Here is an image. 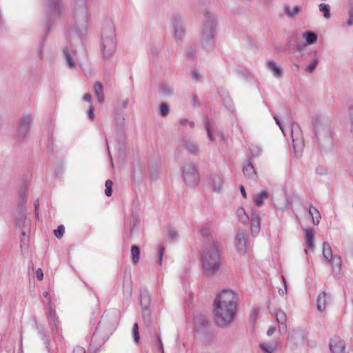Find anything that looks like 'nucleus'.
<instances>
[{"instance_id":"17","label":"nucleus","mask_w":353,"mask_h":353,"mask_svg":"<svg viewBox=\"0 0 353 353\" xmlns=\"http://www.w3.org/2000/svg\"><path fill=\"white\" fill-rule=\"evenodd\" d=\"M261 219L259 216L253 212L251 214L250 230L252 235H257L260 232Z\"/></svg>"},{"instance_id":"32","label":"nucleus","mask_w":353,"mask_h":353,"mask_svg":"<svg viewBox=\"0 0 353 353\" xmlns=\"http://www.w3.org/2000/svg\"><path fill=\"white\" fill-rule=\"evenodd\" d=\"M140 302H141V306L143 307H144L143 312H146L147 307L150 303V297L147 292H144V293L141 294V298H140Z\"/></svg>"},{"instance_id":"58","label":"nucleus","mask_w":353,"mask_h":353,"mask_svg":"<svg viewBox=\"0 0 353 353\" xmlns=\"http://www.w3.org/2000/svg\"><path fill=\"white\" fill-rule=\"evenodd\" d=\"M193 106L196 108L199 106V101L196 96H193L192 97Z\"/></svg>"},{"instance_id":"63","label":"nucleus","mask_w":353,"mask_h":353,"mask_svg":"<svg viewBox=\"0 0 353 353\" xmlns=\"http://www.w3.org/2000/svg\"><path fill=\"white\" fill-rule=\"evenodd\" d=\"M157 341L159 343V347H160V349H161V352H163V343H162V341H161V339H160L159 336H157Z\"/></svg>"},{"instance_id":"24","label":"nucleus","mask_w":353,"mask_h":353,"mask_svg":"<svg viewBox=\"0 0 353 353\" xmlns=\"http://www.w3.org/2000/svg\"><path fill=\"white\" fill-rule=\"evenodd\" d=\"M283 10L288 17L294 18L301 10V7L300 6H295L291 9L289 6L285 5L284 6Z\"/></svg>"},{"instance_id":"5","label":"nucleus","mask_w":353,"mask_h":353,"mask_svg":"<svg viewBox=\"0 0 353 353\" xmlns=\"http://www.w3.org/2000/svg\"><path fill=\"white\" fill-rule=\"evenodd\" d=\"M203 265H219L221 256L219 244L212 241L203 250L201 255Z\"/></svg>"},{"instance_id":"26","label":"nucleus","mask_w":353,"mask_h":353,"mask_svg":"<svg viewBox=\"0 0 353 353\" xmlns=\"http://www.w3.org/2000/svg\"><path fill=\"white\" fill-rule=\"evenodd\" d=\"M236 214L239 221L243 224H247L249 221V216L243 208H239L236 210Z\"/></svg>"},{"instance_id":"47","label":"nucleus","mask_w":353,"mask_h":353,"mask_svg":"<svg viewBox=\"0 0 353 353\" xmlns=\"http://www.w3.org/2000/svg\"><path fill=\"white\" fill-rule=\"evenodd\" d=\"M25 219H26L25 214L24 213H20L19 217L17 218V225L19 226H20L21 223L23 222L24 223H26L27 226H28L29 225V222L26 223Z\"/></svg>"},{"instance_id":"21","label":"nucleus","mask_w":353,"mask_h":353,"mask_svg":"<svg viewBox=\"0 0 353 353\" xmlns=\"http://www.w3.org/2000/svg\"><path fill=\"white\" fill-rule=\"evenodd\" d=\"M93 90L99 103H103L105 101V97L103 94V87L101 83L96 81L93 85Z\"/></svg>"},{"instance_id":"54","label":"nucleus","mask_w":353,"mask_h":353,"mask_svg":"<svg viewBox=\"0 0 353 353\" xmlns=\"http://www.w3.org/2000/svg\"><path fill=\"white\" fill-rule=\"evenodd\" d=\"M83 99L84 101L90 103V105H92V97H91L90 94H89V93L85 94L83 97Z\"/></svg>"},{"instance_id":"19","label":"nucleus","mask_w":353,"mask_h":353,"mask_svg":"<svg viewBox=\"0 0 353 353\" xmlns=\"http://www.w3.org/2000/svg\"><path fill=\"white\" fill-rule=\"evenodd\" d=\"M305 241L306 243L307 248L309 250H313L314 248V231L312 228L304 230Z\"/></svg>"},{"instance_id":"41","label":"nucleus","mask_w":353,"mask_h":353,"mask_svg":"<svg viewBox=\"0 0 353 353\" xmlns=\"http://www.w3.org/2000/svg\"><path fill=\"white\" fill-rule=\"evenodd\" d=\"M318 63L319 60L317 59H314L307 67L306 71L310 73L312 72L315 70Z\"/></svg>"},{"instance_id":"52","label":"nucleus","mask_w":353,"mask_h":353,"mask_svg":"<svg viewBox=\"0 0 353 353\" xmlns=\"http://www.w3.org/2000/svg\"><path fill=\"white\" fill-rule=\"evenodd\" d=\"M88 115L90 119L93 120L94 118V107L92 105H90L88 111Z\"/></svg>"},{"instance_id":"4","label":"nucleus","mask_w":353,"mask_h":353,"mask_svg":"<svg viewBox=\"0 0 353 353\" xmlns=\"http://www.w3.org/2000/svg\"><path fill=\"white\" fill-rule=\"evenodd\" d=\"M215 19L212 15L206 12L203 25L202 45L207 50H211L214 47V31Z\"/></svg>"},{"instance_id":"1","label":"nucleus","mask_w":353,"mask_h":353,"mask_svg":"<svg viewBox=\"0 0 353 353\" xmlns=\"http://www.w3.org/2000/svg\"><path fill=\"white\" fill-rule=\"evenodd\" d=\"M238 294L231 290H223L213 302V320L216 325L224 328L234 320L238 307Z\"/></svg>"},{"instance_id":"49","label":"nucleus","mask_w":353,"mask_h":353,"mask_svg":"<svg viewBox=\"0 0 353 353\" xmlns=\"http://www.w3.org/2000/svg\"><path fill=\"white\" fill-rule=\"evenodd\" d=\"M348 26H353V8H351L349 10V19L347 21Z\"/></svg>"},{"instance_id":"12","label":"nucleus","mask_w":353,"mask_h":353,"mask_svg":"<svg viewBox=\"0 0 353 353\" xmlns=\"http://www.w3.org/2000/svg\"><path fill=\"white\" fill-rule=\"evenodd\" d=\"M172 26L175 39L181 40L185 35V28L182 17L175 15L172 18Z\"/></svg>"},{"instance_id":"44","label":"nucleus","mask_w":353,"mask_h":353,"mask_svg":"<svg viewBox=\"0 0 353 353\" xmlns=\"http://www.w3.org/2000/svg\"><path fill=\"white\" fill-rule=\"evenodd\" d=\"M22 234V239L21 240V247H25L26 248L28 246V236H26V232L25 231H22L21 232Z\"/></svg>"},{"instance_id":"28","label":"nucleus","mask_w":353,"mask_h":353,"mask_svg":"<svg viewBox=\"0 0 353 353\" xmlns=\"http://www.w3.org/2000/svg\"><path fill=\"white\" fill-rule=\"evenodd\" d=\"M140 249L138 246L133 245L131 247V258L133 263H137L139 261Z\"/></svg>"},{"instance_id":"37","label":"nucleus","mask_w":353,"mask_h":353,"mask_svg":"<svg viewBox=\"0 0 353 353\" xmlns=\"http://www.w3.org/2000/svg\"><path fill=\"white\" fill-rule=\"evenodd\" d=\"M64 232H65V228L63 225H59L57 229L54 230V236L59 239L62 238Z\"/></svg>"},{"instance_id":"53","label":"nucleus","mask_w":353,"mask_h":353,"mask_svg":"<svg viewBox=\"0 0 353 353\" xmlns=\"http://www.w3.org/2000/svg\"><path fill=\"white\" fill-rule=\"evenodd\" d=\"M36 276L37 279L39 281L42 280L43 278V273L41 268H38L36 271Z\"/></svg>"},{"instance_id":"40","label":"nucleus","mask_w":353,"mask_h":353,"mask_svg":"<svg viewBox=\"0 0 353 353\" xmlns=\"http://www.w3.org/2000/svg\"><path fill=\"white\" fill-rule=\"evenodd\" d=\"M105 194L106 196H110L112 195V181L111 180H107L105 181Z\"/></svg>"},{"instance_id":"64","label":"nucleus","mask_w":353,"mask_h":353,"mask_svg":"<svg viewBox=\"0 0 353 353\" xmlns=\"http://www.w3.org/2000/svg\"><path fill=\"white\" fill-rule=\"evenodd\" d=\"M49 314L52 320L55 323V315L54 311H52V309L50 310Z\"/></svg>"},{"instance_id":"10","label":"nucleus","mask_w":353,"mask_h":353,"mask_svg":"<svg viewBox=\"0 0 353 353\" xmlns=\"http://www.w3.org/2000/svg\"><path fill=\"white\" fill-rule=\"evenodd\" d=\"M48 12L54 17L62 16L65 12L63 0H46Z\"/></svg>"},{"instance_id":"45","label":"nucleus","mask_w":353,"mask_h":353,"mask_svg":"<svg viewBox=\"0 0 353 353\" xmlns=\"http://www.w3.org/2000/svg\"><path fill=\"white\" fill-rule=\"evenodd\" d=\"M281 279H282V281H283V285H284V288L283 289H279L278 292L279 294V295L281 296H284L285 294H287V283H286V281H285V279L283 275L281 276Z\"/></svg>"},{"instance_id":"8","label":"nucleus","mask_w":353,"mask_h":353,"mask_svg":"<svg viewBox=\"0 0 353 353\" xmlns=\"http://www.w3.org/2000/svg\"><path fill=\"white\" fill-rule=\"evenodd\" d=\"M182 174L184 181L190 185L196 184L199 179V174L196 166L193 163H186L182 168Z\"/></svg>"},{"instance_id":"22","label":"nucleus","mask_w":353,"mask_h":353,"mask_svg":"<svg viewBox=\"0 0 353 353\" xmlns=\"http://www.w3.org/2000/svg\"><path fill=\"white\" fill-rule=\"evenodd\" d=\"M243 172L248 179H255L256 172L250 162H248L243 168Z\"/></svg>"},{"instance_id":"33","label":"nucleus","mask_w":353,"mask_h":353,"mask_svg":"<svg viewBox=\"0 0 353 353\" xmlns=\"http://www.w3.org/2000/svg\"><path fill=\"white\" fill-rule=\"evenodd\" d=\"M319 10L323 13L325 18L329 19L330 17V7L328 4L321 3L319 5Z\"/></svg>"},{"instance_id":"51","label":"nucleus","mask_w":353,"mask_h":353,"mask_svg":"<svg viewBox=\"0 0 353 353\" xmlns=\"http://www.w3.org/2000/svg\"><path fill=\"white\" fill-rule=\"evenodd\" d=\"M349 116L351 122V132L353 133V105L349 108Z\"/></svg>"},{"instance_id":"2","label":"nucleus","mask_w":353,"mask_h":353,"mask_svg":"<svg viewBox=\"0 0 353 353\" xmlns=\"http://www.w3.org/2000/svg\"><path fill=\"white\" fill-rule=\"evenodd\" d=\"M72 6L75 23L69 30L68 37L70 42L76 40L81 41L87 32L89 19L88 8L85 0H73Z\"/></svg>"},{"instance_id":"46","label":"nucleus","mask_w":353,"mask_h":353,"mask_svg":"<svg viewBox=\"0 0 353 353\" xmlns=\"http://www.w3.org/2000/svg\"><path fill=\"white\" fill-rule=\"evenodd\" d=\"M200 233L203 236H208L211 233V230L208 227H203L200 229Z\"/></svg>"},{"instance_id":"48","label":"nucleus","mask_w":353,"mask_h":353,"mask_svg":"<svg viewBox=\"0 0 353 353\" xmlns=\"http://www.w3.org/2000/svg\"><path fill=\"white\" fill-rule=\"evenodd\" d=\"M168 236L169 239L174 240L178 236V233L174 230L170 229L168 230Z\"/></svg>"},{"instance_id":"55","label":"nucleus","mask_w":353,"mask_h":353,"mask_svg":"<svg viewBox=\"0 0 353 353\" xmlns=\"http://www.w3.org/2000/svg\"><path fill=\"white\" fill-rule=\"evenodd\" d=\"M26 198L25 193L21 194V196H20V200H21L20 203H21V208L22 209L24 208V203L26 202Z\"/></svg>"},{"instance_id":"43","label":"nucleus","mask_w":353,"mask_h":353,"mask_svg":"<svg viewBox=\"0 0 353 353\" xmlns=\"http://www.w3.org/2000/svg\"><path fill=\"white\" fill-rule=\"evenodd\" d=\"M179 123L181 125H189V126L191 128H193L194 127V123L193 121H189L188 119H185V118H181L179 120Z\"/></svg>"},{"instance_id":"9","label":"nucleus","mask_w":353,"mask_h":353,"mask_svg":"<svg viewBox=\"0 0 353 353\" xmlns=\"http://www.w3.org/2000/svg\"><path fill=\"white\" fill-rule=\"evenodd\" d=\"M290 134L294 150L301 151L304 147V139L301 129L298 123H292L290 127Z\"/></svg>"},{"instance_id":"13","label":"nucleus","mask_w":353,"mask_h":353,"mask_svg":"<svg viewBox=\"0 0 353 353\" xmlns=\"http://www.w3.org/2000/svg\"><path fill=\"white\" fill-rule=\"evenodd\" d=\"M323 257L326 262L332 263L334 265H341V257L338 255H333L330 245L327 242H324L322 245Z\"/></svg>"},{"instance_id":"3","label":"nucleus","mask_w":353,"mask_h":353,"mask_svg":"<svg viewBox=\"0 0 353 353\" xmlns=\"http://www.w3.org/2000/svg\"><path fill=\"white\" fill-rule=\"evenodd\" d=\"M101 46L103 57L110 59L116 50L114 28L112 23L109 22L103 26L101 33Z\"/></svg>"},{"instance_id":"25","label":"nucleus","mask_w":353,"mask_h":353,"mask_svg":"<svg viewBox=\"0 0 353 353\" xmlns=\"http://www.w3.org/2000/svg\"><path fill=\"white\" fill-rule=\"evenodd\" d=\"M269 194L267 191L263 190L259 194H256L254 197V202L258 207H261L263 204L264 200L268 199Z\"/></svg>"},{"instance_id":"16","label":"nucleus","mask_w":353,"mask_h":353,"mask_svg":"<svg viewBox=\"0 0 353 353\" xmlns=\"http://www.w3.org/2000/svg\"><path fill=\"white\" fill-rule=\"evenodd\" d=\"M330 296L327 295L325 292H321L318 297L316 301V307L317 310L319 312H323L326 309V306L330 303Z\"/></svg>"},{"instance_id":"61","label":"nucleus","mask_w":353,"mask_h":353,"mask_svg":"<svg viewBox=\"0 0 353 353\" xmlns=\"http://www.w3.org/2000/svg\"><path fill=\"white\" fill-rule=\"evenodd\" d=\"M277 125L279 126L280 129L281 130V131L283 132V134H285V131H284V128H283V126L281 125L280 121H279V119H277V117H274Z\"/></svg>"},{"instance_id":"35","label":"nucleus","mask_w":353,"mask_h":353,"mask_svg":"<svg viewBox=\"0 0 353 353\" xmlns=\"http://www.w3.org/2000/svg\"><path fill=\"white\" fill-rule=\"evenodd\" d=\"M132 336L134 339V341L136 343H138L139 341V326L138 323H135L132 329Z\"/></svg>"},{"instance_id":"59","label":"nucleus","mask_w":353,"mask_h":353,"mask_svg":"<svg viewBox=\"0 0 353 353\" xmlns=\"http://www.w3.org/2000/svg\"><path fill=\"white\" fill-rule=\"evenodd\" d=\"M276 330V327L274 326H272V327H270L268 331H267V334L268 336H271Z\"/></svg>"},{"instance_id":"23","label":"nucleus","mask_w":353,"mask_h":353,"mask_svg":"<svg viewBox=\"0 0 353 353\" xmlns=\"http://www.w3.org/2000/svg\"><path fill=\"white\" fill-rule=\"evenodd\" d=\"M309 214L312 217L313 224L318 225L321 219V214L318 209L312 205H310L309 208Z\"/></svg>"},{"instance_id":"29","label":"nucleus","mask_w":353,"mask_h":353,"mask_svg":"<svg viewBox=\"0 0 353 353\" xmlns=\"http://www.w3.org/2000/svg\"><path fill=\"white\" fill-rule=\"evenodd\" d=\"M63 54L68 67L70 68H74L76 66L75 61L73 59L71 54L69 52L68 48L63 50Z\"/></svg>"},{"instance_id":"7","label":"nucleus","mask_w":353,"mask_h":353,"mask_svg":"<svg viewBox=\"0 0 353 353\" xmlns=\"http://www.w3.org/2000/svg\"><path fill=\"white\" fill-rule=\"evenodd\" d=\"M32 121L30 114L23 115L20 119L16 132V137L19 141H22L28 136Z\"/></svg>"},{"instance_id":"15","label":"nucleus","mask_w":353,"mask_h":353,"mask_svg":"<svg viewBox=\"0 0 353 353\" xmlns=\"http://www.w3.org/2000/svg\"><path fill=\"white\" fill-rule=\"evenodd\" d=\"M234 244L239 253L245 254L247 250L246 235L243 232L237 233L234 239Z\"/></svg>"},{"instance_id":"14","label":"nucleus","mask_w":353,"mask_h":353,"mask_svg":"<svg viewBox=\"0 0 353 353\" xmlns=\"http://www.w3.org/2000/svg\"><path fill=\"white\" fill-rule=\"evenodd\" d=\"M329 347L332 353H345V341L338 336L331 339Z\"/></svg>"},{"instance_id":"31","label":"nucleus","mask_w":353,"mask_h":353,"mask_svg":"<svg viewBox=\"0 0 353 353\" xmlns=\"http://www.w3.org/2000/svg\"><path fill=\"white\" fill-rule=\"evenodd\" d=\"M203 273L207 276H210L216 274L219 270V266H203Z\"/></svg>"},{"instance_id":"42","label":"nucleus","mask_w":353,"mask_h":353,"mask_svg":"<svg viewBox=\"0 0 353 353\" xmlns=\"http://www.w3.org/2000/svg\"><path fill=\"white\" fill-rule=\"evenodd\" d=\"M259 346L261 349L264 352V353H272V351L274 350V347H272L263 343L260 344Z\"/></svg>"},{"instance_id":"50","label":"nucleus","mask_w":353,"mask_h":353,"mask_svg":"<svg viewBox=\"0 0 353 353\" xmlns=\"http://www.w3.org/2000/svg\"><path fill=\"white\" fill-rule=\"evenodd\" d=\"M164 251H165L164 247L163 245H159V257L158 262L160 265L162 263V258H163V254L164 253Z\"/></svg>"},{"instance_id":"56","label":"nucleus","mask_w":353,"mask_h":353,"mask_svg":"<svg viewBox=\"0 0 353 353\" xmlns=\"http://www.w3.org/2000/svg\"><path fill=\"white\" fill-rule=\"evenodd\" d=\"M73 353H85V350L83 347L77 346L74 349Z\"/></svg>"},{"instance_id":"27","label":"nucleus","mask_w":353,"mask_h":353,"mask_svg":"<svg viewBox=\"0 0 353 353\" xmlns=\"http://www.w3.org/2000/svg\"><path fill=\"white\" fill-rule=\"evenodd\" d=\"M159 93L163 97H170L173 93V89L169 85L163 84L159 87Z\"/></svg>"},{"instance_id":"57","label":"nucleus","mask_w":353,"mask_h":353,"mask_svg":"<svg viewBox=\"0 0 353 353\" xmlns=\"http://www.w3.org/2000/svg\"><path fill=\"white\" fill-rule=\"evenodd\" d=\"M37 54H38V56L39 57L40 59H42L43 58V46H39V48H37Z\"/></svg>"},{"instance_id":"30","label":"nucleus","mask_w":353,"mask_h":353,"mask_svg":"<svg viewBox=\"0 0 353 353\" xmlns=\"http://www.w3.org/2000/svg\"><path fill=\"white\" fill-rule=\"evenodd\" d=\"M303 37L305 39L307 44H313L317 40V35L310 31H306L303 33Z\"/></svg>"},{"instance_id":"39","label":"nucleus","mask_w":353,"mask_h":353,"mask_svg":"<svg viewBox=\"0 0 353 353\" xmlns=\"http://www.w3.org/2000/svg\"><path fill=\"white\" fill-rule=\"evenodd\" d=\"M204 124H205V130H206V132H207L208 137L209 139L211 141H214V137L213 134H212V132L211 131L209 121L205 120L204 121Z\"/></svg>"},{"instance_id":"60","label":"nucleus","mask_w":353,"mask_h":353,"mask_svg":"<svg viewBox=\"0 0 353 353\" xmlns=\"http://www.w3.org/2000/svg\"><path fill=\"white\" fill-rule=\"evenodd\" d=\"M240 191H241V193L242 196L244 198H246L247 197V194H246V192H245V190L243 185H241L240 186Z\"/></svg>"},{"instance_id":"34","label":"nucleus","mask_w":353,"mask_h":353,"mask_svg":"<svg viewBox=\"0 0 353 353\" xmlns=\"http://www.w3.org/2000/svg\"><path fill=\"white\" fill-rule=\"evenodd\" d=\"M222 184H223L222 180L219 176H214L212 178V185H213L214 190L215 191H220L222 188Z\"/></svg>"},{"instance_id":"18","label":"nucleus","mask_w":353,"mask_h":353,"mask_svg":"<svg viewBox=\"0 0 353 353\" xmlns=\"http://www.w3.org/2000/svg\"><path fill=\"white\" fill-rule=\"evenodd\" d=\"M276 318L278 323L279 324V331L281 332L285 333L287 330V315L286 314L282 311L279 310L276 313Z\"/></svg>"},{"instance_id":"20","label":"nucleus","mask_w":353,"mask_h":353,"mask_svg":"<svg viewBox=\"0 0 353 353\" xmlns=\"http://www.w3.org/2000/svg\"><path fill=\"white\" fill-rule=\"evenodd\" d=\"M267 67L276 78H279L282 76L283 72L282 68L279 66L274 61H268Z\"/></svg>"},{"instance_id":"11","label":"nucleus","mask_w":353,"mask_h":353,"mask_svg":"<svg viewBox=\"0 0 353 353\" xmlns=\"http://www.w3.org/2000/svg\"><path fill=\"white\" fill-rule=\"evenodd\" d=\"M177 149L185 150L190 155L196 156L199 154V148L198 143L190 139H183L180 140L177 145Z\"/></svg>"},{"instance_id":"62","label":"nucleus","mask_w":353,"mask_h":353,"mask_svg":"<svg viewBox=\"0 0 353 353\" xmlns=\"http://www.w3.org/2000/svg\"><path fill=\"white\" fill-rule=\"evenodd\" d=\"M277 125L279 126L280 129L281 130V131L283 132V134H285V131H284V128H283V126L281 125L280 121H279V119H277V117H274Z\"/></svg>"},{"instance_id":"38","label":"nucleus","mask_w":353,"mask_h":353,"mask_svg":"<svg viewBox=\"0 0 353 353\" xmlns=\"http://www.w3.org/2000/svg\"><path fill=\"white\" fill-rule=\"evenodd\" d=\"M191 77L193 81L195 82H199L202 80L203 76L202 74L196 70H194L191 72Z\"/></svg>"},{"instance_id":"6","label":"nucleus","mask_w":353,"mask_h":353,"mask_svg":"<svg viewBox=\"0 0 353 353\" xmlns=\"http://www.w3.org/2000/svg\"><path fill=\"white\" fill-rule=\"evenodd\" d=\"M315 133L319 144L325 147L332 143L329 125L319 120L314 122Z\"/></svg>"},{"instance_id":"36","label":"nucleus","mask_w":353,"mask_h":353,"mask_svg":"<svg viewBox=\"0 0 353 353\" xmlns=\"http://www.w3.org/2000/svg\"><path fill=\"white\" fill-rule=\"evenodd\" d=\"M159 110L160 114L165 117L168 114L170 108L166 103L163 102L160 104Z\"/></svg>"}]
</instances>
